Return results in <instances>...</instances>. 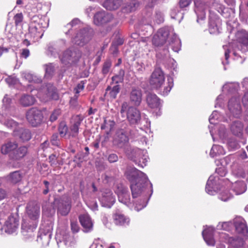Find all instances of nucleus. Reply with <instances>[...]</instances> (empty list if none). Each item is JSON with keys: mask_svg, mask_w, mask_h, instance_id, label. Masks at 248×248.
<instances>
[{"mask_svg": "<svg viewBox=\"0 0 248 248\" xmlns=\"http://www.w3.org/2000/svg\"><path fill=\"white\" fill-rule=\"evenodd\" d=\"M121 4V0H106L103 3V7L108 10L117 9Z\"/></svg>", "mask_w": 248, "mask_h": 248, "instance_id": "obj_37", "label": "nucleus"}, {"mask_svg": "<svg viewBox=\"0 0 248 248\" xmlns=\"http://www.w3.org/2000/svg\"><path fill=\"white\" fill-rule=\"evenodd\" d=\"M28 153V148L25 146L17 147L16 149L14 150L11 158L14 160H19L24 157Z\"/></svg>", "mask_w": 248, "mask_h": 248, "instance_id": "obj_33", "label": "nucleus"}, {"mask_svg": "<svg viewBox=\"0 0 248 248\" xmlns=\"http://www.w3.org/2000/svg\"><path fill=\"white\" fill-rule=\"evenodd\" d=\"M26 213L30 218L36 220L40 215V206L36 201L29 202L26 206Z\"/></svg>", "mask_w": 248, "mask_h": 248, "instance_id": "obj_13", "label": "nucleus"}, {"mask_svg": "<svg viewBox=\"0 0 248 248\" xmlns=\"http://www.w3.org/2000/svg\"><path fill=\"white\" fill-rule=\"evenodd\" d=\"M129 139L126 131L123 129H118L114 136L113 144L119 147H122L128 142Z\"/></svg>", "mask_w": 248, "mask_h": 248, "instance_id": "obj_17", "label": "nucleus"}, {"mask_svg": "<svg viewBox=\"0 0 248 248\" xmlns=\"http://www.w3.org/2000/svg\"><path fill=\"white\" fill-rule=\"evenodd\" d=\"M49 162L51 166H54L57 164V157L55 155H51L48 158Z\"/></svg>", "mask_w": 248, "mask_h": 248, "instance_id": "obj_64", "label": "nucleus"}, {"mask_svg": "<svg viewBox=\"0 0 248 248\" xmlns=\"http://www.w3.org/2000/svg\"><path fill=\"white\" fill-rule=\"evenodd\" d=\"M51 142L54 145L58 146L59 145L60 141L57 133H55L52 136Z\"/></svg>", "mask_w": 248, "mask_h": 248, "instance_id": "obj_58", "label": "nucleus"}, {"mask_svg": "<svg viewBox=\"0 0 248 248\" xmlns=\"http://www.w3.org/2000/svg\"><path fill=\"white\" fill-rule=\"evenodd\" d=\"M35 98L34 96L30 94H23L20 99V104L24 107H28L34 104Z\"/></svg>", "mask_w": 248, "mask_h": 248, "instance_id": "obj_35", "label": "nucleus"}, {"mask_svg": "<svg viewBox=\"0 0 248 248\" xmlns=\"http://www.w3.org/2000/svg\"><path fill=\"white\" fill-rule=\"evenodd\" d=\"M18 226V221L12 216H9L5 222L6 232L11 233L14 232Z\"/></svg>", "mask_w": 248, "mask_h": 248, "instance_id": "obj_25", "label": "nucleus"}, {"mask_svg": "<svg viewBox=\"0 0 248 248\" xmlns=\"http://www.w3.org/2000/svg\"><path fill=\"white\" fill-rule=\"evenodd\" d=\"M84 88V82L82 81L79 83H78L76 88L75 89V91H76V93L78 94L81 91L83 90Z\"/></svg>", "mask_w": 248, "mask_h": 248, "instance_id": "obj_63", "label": "nucleus"}, {"mask_svg": "<svg viewBox=\"0 0 248 248\" xmlns=\"http://www.w3.org/2000/svg\"><path fill=\"white\" fill-rule=\"evenodd\" d=\"M227 144L230 150H235L239 148V145L236 140L234 138L229 139Z\"/></svg>", "mask_w": 248, "mask_h": 248, "instance_id": "obj_43", "label": "nucleus"}, {"mask_svg": "<svg viewBox=\"0 0 248 248\" xmlns=\"http://www.w3.org/2000/svg\"><path fill=\"white\" fill-rule=\"evenodd\" d=\"M146 101L148 105L151 108H158L160 107V99L157 95L154 93H148L147 95Z\"/></svg>", "mask_w": 248, "mask_h": 248, "instance_id": "obj_30", "label": "nucleus"}, {"mask_svg": "<svg viewBox=\"0 0 248 248\" xmlns=\"http://www.w3.org/2000/svg\"><path fill=\"white\" fill-rule=\"evenodd\" d=\"M54 203L57 207L58 212L62 216H66L69 213L71 205L70 198L67 196L55 200Z\"/></svg>", "mask_w": 248, "mask_h": 248, "instance_id": "obj_7", "label": "nucleus"}, {"mask_svg": "<svg viewBox=\"0 0 248 248\" xmlns=\"http://www.w3.org/2000/svg\"><path fill=\"white\" fill-rule=\"evenodd\" d=\"M26 118L32 126H36L41 123L43 114L40 110L37 108H32L27 112Z\"/></svg>", "mask_w": 248, "mask_h": 248, "instance_id": "obj_11", "label": "nucleus"}, {"mask_svg": "<svg viewBox=\"0 0 248 248\" xmlns=\"http://www.w3.org/2000/svg\"><path fill=\"white\" fill-rule=\"evenodd\" d=\"M142 100V91L138 87H132L129 93V101L135 107L139 106Z\"/></svg>", "mask_w": 248, "mask_h": 248, "instance_id": "obj_14", "label": "nucleus"}, {"mask_svg": "<svg viewBox=\"0 0 248 248\" xmlns=\"http://www.w3.org/2000/svg\"><path fill=\"white\" fill-rule=\"evenodd\" d=\"M113 217L115 223L118 225L128 224L129 222V219L128 217L119 212L115 213L113 215Z\"/></svg>", "mask_w": 248, "mask_h": 248, "instance_id": "obj_36", "label": "nucleus"}, {"mask_svg": "<svg viewBox=\"0 0 248 248\" xmlns=\"http://www.w3.org/2000/svg\"><path fill=\"white\" fill-rule=\"evenodd\" d=\"M45 90L46 92V95L47 98L55 100L59 99V96L57 89L52 84L50 83L47 84Z\"/></svg>", "mask_w": 248, "mask_h": 248, "instance_id": "obj_31", "label": "nucleus"}, {"mask_svg": "<svg viewBox=\"0 0 248 248\" xmlns=\"http://www.w3.org/2000/svg\"><path fill=\"white\" fill-rule=\"evenodd\" d=\"M22 77L24 79L29 82L40 83L41 82L40 78H37L36 76L29 73L23 72L22 73Z\"/></svg>", "mask_w": 248, "mask_h": 248, "instance_id": "obj_41", "label": "nucleus"}, {"mask_svg": "<svg viewBox=\"0 0 248 248\" xmlns=\"http://www.w3.org/2000/svg\"><path fill=\"white\" fill-rule=\"evenodd\" d=\"M115 197L112 191L109 189H105L102 191L100 202L103 206L110 208L115 202Z\"/></svg>", "mask_w": 248, "mask_h": 248, "instance_id": "obj_20", "label": "nucleus"}, {"mask_svg": "<svg viewBox=\"0 0 248 248\" xmlns=\"http://www.w3.org/2000/svg\"><path fill=\"white\" fill-rule=\"evenodd\" d=\"M215 181H216L215 177L211 176L207 182L205 190L207 193L210 195H214L216 191L217 188L215 185Z\"/></svg>", "mask_w": 248, "mask_h": 248, "instance_id": "obj_39", "label": "nucleus"}, {"mask_svg": "<svg viewBox=\"0 0 248 248\" xmlns=\"http://www.w3.org/2000/svg\"><path fill=\"white\" fill-rule=\"evenodd\" d=\"M220 27L214 22H211L209 25V31L211 33L216 34L220 32Z\"/></svg>", "mask_w": 248, "mask_h": 248, "instance_id": "obj_45", "label": "nucleus"}, {"mask_svg": "<svg viewBox=\"0 0 248 248\" xmlns=\"http://www.w3.org/2000/svg\"><path fill=\"white\" fill-rule=\"evenodd\" d=\"M231 129L234 135L241 136L243 132V125L239 121H234L231 125Z\"/></svg>", "mask_w": 248, "mask_h": 248, "instance_id": "obj_38", "label": "nucleus"}, {"mask_svg": "<svg viewBox=\"0 0 248 248\" xmlns=\"http://www.w3.org/2000/svg\"><path fill=\"white\" fill-rule=\"evenodd\" d=\"M119 201L123 204L130 206L131 203L130 202V195L126 189H123L121 192L118 194Z\"/></svg>", "mask_w": 248, "mask_h": 248, "instance_id": "obj_34", "label": "nucleus"}, {"mask_svg": "<svg viewBox=\"0 0 248 248\" xmlns=\"http://www.w3.org/2000/svg\"><path fill=\"white\" fill-rule=\"evenodd\" d=\"M86 204L93 211H95L98 210V205L96 201L89 200L86 202Z\"/></svg>", "mask_w": 248, "mask_h": 248, "instance_id": "obj_52", "label": "nucleus"}, {"mask_svg": "<svg viewBox=\"0 0 248 248\" xmlns=\"http://www.w3.org/2000/svg\"><path fill=\"white\" fill-rule=\"evenodd\" d=\"M54 72V67L51 64H48L46 65V75L45 76L48 78L52 76Z\"/></svg>", "mask_w": 248, "mask_h": 248, "instance_id": "obj_51", "label": "nucleus"}, {"mask_svg": "<svg viewBox=\"0 0 248 248\" xmlns=\"http://www.w3.org/2000/svg\"><path fill=\"white\" fill-rule=\"evenodd\" d=\"M120 113L121 114L126 113L127 119L131 124H138L141 119L140 110L134 106H129L126 102L122 103Z\"/></svg>", "mask_w": 248, "mask_h": 248, "instance_id": "obj_5", "label": "nucleus"}, {"mask_svg": "<svg viewBox=\"0 0 248 248\" xmlns=\"http://www.w3.org/2000/svg\"><path fill=\"white\" fill-rule=\"evenodd\" d=\"M68 130L67 126L64 123H61L59 127V132L62 137L65 136Z\"/></svg>", "mask_w": 248, "mask_h": 248, "instance_id": "obj_47", "label": "nucleus"}, {"mask_svg": "<svg viewBox=\"0 0 248 248\" xmlns=\"http://www.w3.org/2000/svg\"><path fill=\"white\" fill-rule=\"evenodd\" d=\"M79 219L81 225L83 228L84 232H88L93 229V223L87 214L81 215L79 217Z\"/></svg>", "mask_w": 248, "mask_h": 248, "instance_id": "obj_24", "label": "nucleus"}, {"mask_svg": "<svg viewBox=\"0 0 248 248\" xmlns=\"http://www.w3.org/2000/svg\"><path fill=\"white\" fill-rule=\"evenodd\" d=\"M37 227L36 224L32 225L29 224L26 222H24L22 224V233L26 239H29L34 237V232Z\"/></svg>", "mask_w": 248, "mask_h": 248, "instance_id": "obj_21", "label": "nucleus"}, {"mask_svg": "<svg viewBox=\"0 0 248 248\" xmlns=\"http://www.w3.org/2000/svg\"><path fill=\"white\" fill-rule=\"evenodd\" d=\"M234 243V246H233L236 248H239L243 246L244 242L243 240L240 238H237L236 239H232L230 241V246H232V243Z\"/></svg>", "mask_w": 248, "mask_h": 248, "instance_id": "obj_48", "label": "nucleus"}, {"mask_svg": "<svg viewBox=\"0 0 248 248\" xmlns=\"http://www.w3.org/2000/svg\"><path fill=\"white\" fill-rule=\"evenodd\" d=\"M52 230L50 225H42L37 238L38 243L42 246H48L52 235Z\"/></svg>", "mask_w": 248, "mask_h": 248, "instance_id": "obj_9", "label": "nucleus"}, {"mask_svg": "<svg viewBox=\"0 0 248 248\" xmlns=\"http://www.w3.org/2000/svg\"><path fill=\"white\" fill-rule=\"evenodd\" d=\"M22 176L19 171H16L11 173L9 175V179L13 183L16 184L19 182L22 179Z\"/></svg>", "mask_w": 248, "mask_h": 248, "instance_id": "obj_42", "label": "nucleus"}, {"mask_svg": "<svg viewBox=\"0 0 248 248\" xmlns=\"http://www.w3.org/2000/svg\"><path fill=\"white\" fill-rule=\"evenodd\" d=\"M126 154L128 158L139 167L143 168L147 165L149 157L146 150L134 148L127 150Z\"/></svg>", "mask_w": 248, "mask_h": 248, "instance_id": "obj_3", "label": "nucleus"}, {"mask_svg": "<svg viewBox=\"0 0 248 248\" xmlns=\"http://www.w3.org/2000/svg\"><path fill=\"white\" fill-rule=\"evenodd\" d=\"M108 159L110 163H114L118 161V157L115 154H111L108 155Z\"/></svg>", "mask_w": 248, "mask_h": 248, "instance_id": "obj_59", "label": "nucleus"}, {"mask_svg": "<svg viewBox=\"0 0 248 248\" xmlns=\"http://www.w3.org/2000/svg\"><path fill=\"white\" fill-rule=\"evenodd\" d=\"M234 223L238 233L243 234L248 233V229L244 219L241 218H236L234 220Z\"/></svg>", "mask_w": 248, "mask_h": 248, "instance_id": "obj_27", "label": "nucleus"}, {"mask_svg": "<svg viewBox=\"0 0 248 248\" xmlns=\"http://www.w3.org/2000/svg\"><path fill=\"white\" fill-rule=\"evenodd\" d=\"M5 81L9 86H12L16 84L18 82V80L16 77L9 76L5 79Z\"/></svg>", "mask_w": 248, "mask_h": 248, "instance_id": "obj_55", "label": "nucleus"}, {"mask_svg": "<svg viewBox=\"0 0 248 248\" xmlns=\"http://www.w3.org/2000/svg\"><path fill=\"white\" fill-rule=\"evenodd\" d=\"M126 154L128 158L139 167L143 168L147 165L149 157L146 150L134 148L127 150Z\"/></svg>", "mask_w": 248, "mask_h": 248, "instance_id": "obj_4", "label": "nucleus"}, {"mask_svg": "<svg viewBox=\"0 0 248 248\" xmlns=\"http://www.w3.org/2000/svg\"><path fill=\"white\" fill-rule=\"evenodd\" d=\"M214 229L208 227L202 231V236L204 240L209 246H214L215 242L213 238Z\"/></svg>", "mask_w": 248, "mask_h": 248, "instance_id": "obj_28", "label": "nucleus"}, {"mask_svg": "<svg viewBox=\"0 0 248 248\" xmlns=\"http://www.w3.org/2000/svg\"><path fill=\"white\" fill-rule=\"evenodd\" d=\"M111 66V62L109 60L106 61L102 67V72L104 75L107 74L110 68V67Z\"/></svg>", "mask_w": 248, "mask_h": 248, "instance_id": "obj_50", "label": "nucleus"}, {"mask_svg": "<svg viewBox=\"0 0 248 248\" xmlns=\"http://www.w3.org/2000/svg\"><path fill=\"white\" fill-rule=\"evenodd\" d=\"M191 2L190 0H180L179 6L181 8H184L188 6Z\"/></svg>", "mask_w": 248, "mask_h": 248, "instance_id": "obj_62", "label": "nucleus"}, {"mask_svg": "<svg viewBox=\"0 0 248 248\" xmlns=\"http://www.w3.org/2000/svg\"><path fill=\"white\" fill-rule=\"evenodd\" d=\"M14 136L23 142L30 140L32 137L31 131L24 128L15 129L13 131Z\"/></svg>", "mask_w": 248, "mask_h": 248, "instance_id": "obj_19", "label": "nucleus"}, {"mask_svg": "<svg viewBox=\"0 0 248 248\" xmlns=\"http://www.w3.org/2000/svg\"><path fill=\"white\" fill-rule=\"evenodd\" d=\"M172 50L175 52H178L180 49L181 42L180 40L177 39H175L174 42L171 44Z\"/></svg>", "mask_w": 248, "mask_h": 248, "instance_id": "obj_53", "label": "nucleus"}, {"mask_svg": "<svg viewBox=\"0 0 248 248\" xmlns=\"http://www.w3.org/2000/svg\"><path fill=\"white\" fill-rule=\"evenodd\" d=\"M17 146L18 144L16 141H7L2 145L1 153L3 155H8L11 158L14 150L16 149Z\"/></svg>", "mask_w": 248, "mask_h": 248, "instance_id": "obj_22", "label": "nucleus"}, {"mask_svg": "<svg viewBox=\"0 0 248 248\" xmlns=\"http://www.w3.org/2000/svg\"><path fill=\"white\" fill-rule=\"evenodd\" d=\"M195 12L197 16V21L198 22L199 20H203L205 17V11L208 9V5L204 2L201 0H195Z\"/></svg>", "mask_w": 248, "mask_h": 248, "instance_id": "obj_18", "label": "nucleus"}, {"mask_svg": "<svg viewBox=\"0 0 248 248\" xmlns=\"http://www.w3.org/2000/svg\"><path fill=\"white\" fill-rule=\"evenodd\" d=\"M238 40L241 44V50L245 52L248 51V32L246 31H242L238 32Z\"/></svg>", "mask_w": 248, "mask_h": 248, "instance_id": "obj_26", "label": "nucleus"}, {"mask_svg": "<svg viewBox=\"0 0 248 248\" xmlns=\"http://www.w3.org/2000/svg\"><path fill=\"white\" fill-rule=\"evenodd\" d=\"M23 19V15L21 13L17 14L14 16L15 22L16 25L22 22Z\"/></svg>", "mask_w": 248, "mask_h": 248, "instance_id": "obj_61", "label": "nucleus"}, {"mask_svg": "<svg viewBox=\"0 0 248 248\" xmlns=\"http://www.w3.org/2000/svg\"><path fill=\"white\" fill-rule=\"evenodd\" d=\"M228 109L234 117L239 118L242 114V108L240 104V99L232 97L228 102Z\"/></svg>", "mask_w": 248, "mask_h": 248, "instance_id": "obj_12", "label": "nucleus"}, {"mask_svg": "<svg viewBox=\"0 0 248 248\" xmlns=\"http://www.w3.org/2000/svg\"><path fill=\"white\" fill-rule=\"evenodd\" d=\"M169 34V31L166 29H159L152 39L153 44L156 46L163 45L166 42Z\"/></svg>", "mask_w": 248, "mask_h": 248, "instance_id": "obj_15", "label": "nucleus"}, {"mask_svg": "<svg viewBox=\"0 0 248 248\" xmlns=\"http://www.w3.org/2000/svg\"><path fill=\"white\" fill-rule=\"evenodd\" d=\"M222 149V147L219 145H214L210 152V155L214 157V155L217 154H222L221 150Z\"/></svg>", "mask_w": 248, "mask_h": 248, "instance_id": "obj_49", "label": "nucleus"}, {"mask_svg": "<svg viewBox=\"0 0 248 248\" xmlns=\"http://www.w3.org/2000/svg\"><path fill=\"white\" fill-rule=\"evenodd\" d=\"M218 113L217 111H214L213 112L212 114L210 115L209 121L210 124H216V122H215L216 120L218 119Z\"/></svg>", "mask_w": 248, "mask_h": 248, "instance_id": "obj_56", "label": "nucleus"}, {"mask_svg": "<svg viewBox=\"0 0 248 248\" xmlns=\"http://www.w3.org/2000/svg\"><path fill=\"white\" fill-rule=\"evenodd\" d=\"M4 124L8 128L16 129L17 123L12 119L5 120Z\"/></svg>", "mask_w": 248, "mask_h": 248, "instance_id": "obj_54", "label": "nucleus"}, {"mask_svg": "<svg viewBox=\"0 0 248 248\" xmlns=\"http://www.w3.org/2000/svg\"><path fill=\"white\" fill-rule=\"evenodd\" d=\"M43 211L45 214H46L47 216H51L53 215H54L55 212L54 208L52 207V206H50V207H49V211L48 209L45 208H43Z\"/></svg>", "mask_w": 248, "mask_h": 248, "instance_id": "obj_60", "label": "nucleus"}, {"mask_svg": "<svg viewBox=\"0 0 248 248\" xmlns=\"http://www.w3.org/2000/svg\"><path fill=\"white\" fill-rule=\"evenodd\" d=\"M113 19L111 14L100 11L94 15L93 21L96 25H101L111 22Z\"/></svg>", "mask_w": 248, "mask_h": 248, "instance_id": "obj_16", "label": "nucleus"}, {"mask_svg": "<svg viewBox=\"0 0 248 248\" xmlns=\"http://www.w3.org/2000/svg\"><path fill=\"white\" fill-rule=\"evenodd\" d=\"M124 70H121L119 71L118 75H116L112 77V80L113 82L118 83L123 81L124 79Z\"/></svg>", "mask_w": 248, "mask_h": 248, "instance_id": "obj_44", "label": "nucleus"}, {"mask_svg": "<svg viewBox=\"0 0 248 248\" xmlns=\"http://www.w3.org/2000/svg\"><path fill=\"white\" fill-rule=\"evenodd\" d=\"M232 197V195L227 190L221 192L219 194V198L223 202H226Z\"/></svg>", "mask_w": 248, "mask_h": 248, "instance_id": "obj_46", "label": "nucleus"}, {"mask_svg": "<svg viewBox=\"0 0 248 248\" xmlns=\"http://www.w3.org/2000/svg\"><path fill=\"white\" fill-rule=\"evenodd\" d=\"M92 33V29H83L77 33L72 41L76 45L83 46L91 39Z\"/></svg>", "mask_w": 248, "mask_h": 248, "instance_id": "obj_10", "label": "nucleus"}, {"mask_svg": "<svg viewBox=\"0 0 248 248\" xmlns=\"http://www.w3.org/2000/svg\"><path fill=\"white\" fill-rule=\"evenodd\" d=\"M126 178L132 183L140 181L142 183L146 182L148 180L146 175L143 172L138 170L135 167H128L125 172Z\"/></svg>", "mask_w": 248, "mask_h": 248, "instance_id": "obj_6", "label": "nucleus"}, {"mask_svg": "<svg viewBox=\"0 0 248 248\" xmlns=\"http://www.w3.org/2000/svg\"><path fill=\"white\" fill-rule=\"evenodd\" d=\"M80 57L81 52L78 49H68L63 53L61 60L65 65H71L77 62Z\"/></svg>", "mask_w": 248, "mask_h": 248, "instance_id": "obj_8", "label": "nucleus"}, {"mask_svg": "<svg viewBox=\"0 0 248 248\" xmlns=\"http://www.w3.org/2000/svg\"><path fill=\"white\" fill-rule=\"evenodd\" d=\"M60 114L61 110L60 109L55 110L50 116V121L51 122H54L56 121Z\"/></svg>", "mask_w": 248, "mask_h": 248, "instance_id": "obj_57", "label": "nucleus"}, {"mask_svg": "<svg viewBox=\"0 0 248 248\" xmlns=\"http://www.w3.org/2000/svg\"><path fill=\"white\" fill-rule=\"evenodd\" d=\"M84 117L81 115H74L72 117L71 120V125L70 130L72 134V136L75 137L78 133L79 126H80Z\"/></svg>", "mask_w": 248, "mask_h": 248, "instance_id": "obj_23", "label": "nucleus"}, {"mask_svg": "<svg viewBox=\"0 0 248 248\" xmlns=\"http://www.w3.org/2000/svg\"><path fill=\"white\" fill-rule=\"evenodd\" d=\"M120 89L119 85L117 84L112 86V84H111L110 86H108L106 89L105 96L110 99H114L119 93Z\"/></svg>", "mask_w": 248, "mask_h": 248, "instance_id": "obj_29", "label": "nucleus"}, {"mask_svg": "<svg viewBox=\"0 0 248 248\" xmlns=\"http://www.w3.org/2000/svg\"><path fill=\"white\" fill-rule=\"evenodd\" d=\"M228 185H232V190L236 195L241 194L246 190V185L243 181H236L233 184L229 182Z\"/></svg>", "mask_w": 248, "mask_h": 248, "instance_id": "obj_32", "label": "nucleus"}, {"mask_svg": "<svg viewBox=\"0 0 248 248\" xmlns=\"http://www.w3.org/2000/svg\"><path fill=\"white\" fill-rule=\"evenodd\" d=\"M115 124V123L113 120L105 119L103 124L101 126V128L106 129L107 133L108 134L114 128Z\"/></svg>", "mask_w": 248, "mask_h": 248, "instance_id": "obj_40", "label": "nucleus"}, {"mask_svg": "<svg viewBox=\"0 0 248 248\" xmlns=\"http://www.w3.org/2000/svg\"><path fill=\"white\" fill-rule=\"evenodd\" d=\"M142 183L140 180L135 183L131 184V190L132 192V197L133 199L140 198V199L135 202V210L139 212L147 204V196L145 195V183Z\"/></svg>", "mask_w": 248, "mask_h": 248, "instance_id": "obj_2", "label": "nucleus"}, {"mask_svg": "<svg viewBox=\"0 0 248 248\" xmlns=\"http://www.w3.org/2000/svg\"><path fill=\"white\" fill-rule=\"evenodd\" d=\"M149 83L153 88L160 90V93L167 95L173 87V81L171 78L168 79V82L165 83L164 73L160 68H155L151 75Z\"/></svg>", "mask_w": 248, "mask_h": 248, "instance_id": "obj_1", "label": "nucleus"}]
</instances>
